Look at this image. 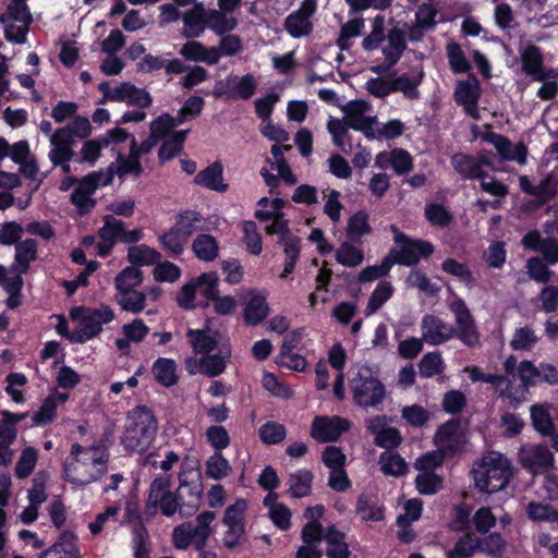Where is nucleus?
Instances as JSON below:
<instances>
[{
  "label": "nucleus",
  "instance_id": "9d476101",
  "mask_svg": "<svg viewBox=\"0 0 558 558\" xmlns=\"http://www.w3.org/2000/svg\"><path fill=\"white\" fill-rule=\"evenodd\" d=\"M518 461L532 475L545 474L555 468V457L543 444H525L518 451Z\"/></svg>",
  "mask_w": 558,
  "mask_h": 558
},
{
  "label": "nucleus",
  "instance_id": "5701e85b",
  "mask_svg": "<svg viewBox=\"0 0 558 558\" xmlns=\"http://www.w3.org/2000/svg\"><path fill=\"white\" fill-rule=\"evenodd\" d=\"M387 46L383 47L381 52L385 63L388 68H393L407 50V36L404 31L398 27L391 28L387 33Z\"/></svg>",
  "mask_w": 558,
  "mask_h": 558
},
{
  "label": "nucleus",
  "instance_id": "c85d7f7f",
  "mask_svg": "<svg viewBox=\"0 0 558 558\" xmlns=\"http://www.w3.org/2000/svg\"><path fill=\"white\" fill-rule=\"evenodd\" d=\"M180 54L186 60L205 62L209 65H214L219 62V54L215 50V47L207 48L196 40L185 43L180 50Z\"/></svg>",
  "mask_w": 558,
  "mask_h": 558
},
{
  "label": "nucleus",
  "instance_id": "2eb2a0df",
  "mask_svg": "<svg viewBox=\"0 0 558 558\" xmlns=\"http://www.w3.org/2000/svg\"><path fill=\"white\" fill-rule=\"evenodd\" d=\"M421 332L423 340L430 345H440L456 336L454 327L434 314L423 316Z\"/></svg>",
  "mask_w": 558,
  "mask_h": 558
},
{
  "label": "nucleus",
  "instance_id": "4c0bfd02",
  "mask_svg": "<svg viewBox=\"0 0 558 558\" xmlns=\"http://www.w3.org/2000/svg\"><path fill=\"white\" fill-rule=\"evenodd\" d=\"M325 539L328 545L326 550L328 558H349L350 550L345 543L344 533L338 531L335 526H330L325 533Z\"/></svg>",
  "mask_w": 558,
  "mask_h": 558
},
{
  "label": "nucleus",
  "instance_id": "f3484780",
  "mask_svg": "<svg viewBox=\"0 0 558 558\" xmlns=\"http://www.w3.org/2000/svg\"><path fill=\"white\" fill-rule=\"evenodd\" d=\"M349 427L350 423L345 418L339 416H318L312 423L311 436L319 442L335 441Z\"/></svg>",
  "mask_w": 558,
  "mask_h": 558
},
{
  "label": "nucleus",
  "instance_id": "4468645a",
  "mask_svg": "<svg viewBox=\"0 0 558 558\" xmlns=\"http://www.w3.org/2000/svg\"><path fill=\"white\" fill-rule=\"evenodd\" d=\"M434 252L432 243L423 240H413L408 238L400 243L397 248H392L387 257H391L393 264L413 266L420 262L421 257H428Z\"/></svg>",
  "mask_w": 558,
  "mask_h": 558
},
{
  "label": "nucleus",
  "instance_id": "8fccbe9b",
  "mask_svg": "<svg viewBox=\"0 0 558 558\" xmlns=\"http://www.w3.org/2000/svg\"><path fill=\"white\" fill-rule=\"evenodd\" d=\"M269 307L266 298L259 294L253 295L244 310V318L247 324L256 325L268 315Z\"/></svg>",
  "mask_w": 558,
  "mask_h": 558
},
{
  "label": "nucleus",
  "instance_id": "2f4dec72",
  "mask_svg": "<svg viewBox=\"0 0 558 558\" xmlns=\"http://www.w3.org/2000/svg\"><path fill=\"white\" fill-rule=\"evenodd\" d=\"M480 96V82L474 75H469L466 81H460L454 90L457 105H478Z\"/></svg>",
  "mask_w": 558,
  "mask_h": 558
},
{
  "label": "nucleus",
  "instance_id": "412c9836",
  "mask_svg": "<svg viewBox=\"0 0 558 558\" xmlns=\"http://www.w3.org/2000/svg\"><path fill=\"white\" fill-rule=\"evenodd\" d=\"M202 107H182L177 117L169 114L160 116L151 122L150 132L160 140L165 137L174 126L183 123L189 118L199 116Z\"/></svg>",
  "mask_w": 558,
  "mask_h": 558
},
{
  "label": "nucleus",
  "instance_id": "9b49d317",
  "mask_svg": "<svg viewBox=\"0 0 558 558\" xmlns=\"http://www.w3.org/2000/svg\"><path fill=\"white\" fill-rule=\"evenodd\" d=\"M99 89L104 93V99L96 105H102L106 100L114 102H126V105H151V97L148 92L137 88L129 82L121 83L119 86L111 87L109 83L102 82Z\"/></svg>",
  "mask_w": 558,
  "mask_h": 558
},
{
  "label": "nucleus",
  "instance_id": "052dcab7",
  "mask_svg": "<svg viewBox=\"0 0 558 558\" xmlns=\"http://www.w3.org/2000/svg\"><path fill=\"white\" fill-rule=\"evenodd\" d=\"M379 465L386 475L391 476H401L408 471V464L400 454L392 452L383 453L379 458Z\"/></svg>",
  "mask_w": 558,
  "mask_h": 558
},
{
  "label": "nucleus",
  "instance_id": "6e6552de",
  "mask_svg": "<svg viewBox=\"0 0 558 558\" xmlns=\"http://www.w3.org/2000/svg\"><path fill=\"white\" fill-rule=\"evenodd\" d=\"M171 474L157 475L150 484L146 508L154 512L159 508L163 515H173L179 508V499L171 492Z\"/></svg>",
  "mask_w": 558,
  "mask_h": 558
},
{
  "label": "nucleus",
  "instance_id": "ddd939ff",
  "mask_svg": "<svg viewBox=\"0 0 558 558\" xmlns=\"http://www.w3.org/2000/svg\"><path fill=\"white\" fill-rule=\"evenodd\" d=\"M247 509V504L243 499L236 500L233 505L229 506L223 515V523L228 527L223 534L222 542L226 547L234 548L241 543L244 535V513Z\"/></svg>",
  "mask_w": 558,
  "mask_h": 558
},
{
  "label": "nucleus",
  "instance_id": "864d4df0",
  "mask_svg": "<svg viewBox=\"0 0 558 558\" xmlns=\"http://www.w3.org/2000/svg\"><path fill=\"white\" fill-rule=\"evenodd\" d=\"M202 216L197 211L187 210L178 216V220L173 226L174 229L189 241L190 236L199 229Z\"/></svg>",
  "mask_w": 558,
  "mask_h": 558
},
{
  "label": "nucleus",
  "instance_id": "f03ea898",
  "mask_svg": "<svg viewBox=\"0 0 558 558\" xmlns=\"http://www.w3.org/2000/svg\"><path fill=\"white\" fill-rule=\"evenodd\" d=\"M475 487L487 494L506 488L513 476L511 461L498 451H488L476 461L472 469Z\"/></svg>",
  "mask_w": 558,
  "mask_h": 558
},
{
  "label": "nucleus",
  "instance_id": "5fc2aeb1",
  "mask_svg": "<svg viewBox=\"0 0 558 558\" xmlns=\"http://www.w3.org/2000/svg\"><path fill=\"white\" fill-rule=\"evenodd\" d=\"M531 421L534 429L543 436H549L554 432V423L548 411L541 404H534L530 409Z\"/></svg>",
  "mask_w": 558,
  "mask_h": 558
},
{
  "label": "nucleus",
  "instance_id": "680f3d73",
  "mask_svg": "<svg viewBox=\"0 0 558 558\" xmlns=\"http://www.w3.org/2000/svg\"><path fill=\"white\" fill-rule=\"evenodd\" d=\"M162 248L169 256L175 257L182 254L187 241L174 229L170 228L167 232L159 236Z\"/></svg>",
  "mask_w": 558,
  "mask_h": 558
},
{
  "label": "nucleus",
  "instance_id": "69168bd1",
  "mask_svg": "<svg viewBox=\"0 0 558 558\" xmlns=\"http://www.w3.org/2000/svg\"><path fill=\"white\" fill-rule=\"evenodd\" d=\"M271 155L274 157V161L270 162L271 168L278 171V175L286 183L290 185L295 184L298 180L283 156V148H279V145H272Z\"/></svg>",
  "mask_w": 558,
  "mask_h": 558
},
{
  "label": "nucleus",
  "instance_id": "f257e3e1",
  "mask_svg": "<svg viewBox=\"0 0 558 558\" xmlns=\"http://www.w3.org/2000/svg\"><path fill=\"white\" fill-rule=\"evenodd\" d=\"M109 451L102 445H72L63 468L66 481L76 486L88 485L107 473Z\"/></svg>",
  "mask_w": 558,
  "mask_h": 558
},
{
  "label": "nucleus",
  "instance_id": "f8f14e48",
  "mask_svg": "<svg viewBox=\"0 0 558 558\" xmlns=\"http://www.w3.org/2000/svg\"><path fill=\"white\" fill-rule=\"evenodd\" d=\"M366 89L371 95L378 98H384L396 92H402L410 99L417 96L416 84L405 74L396 78L372 77L366 82Z\"/></svg>",
  "mask_w": 558,
  "mask_h": 558
},
{
  "label": "nucleus",
  "instance_id": "79ce46f5",
  "mask_svg": "<svg viewBox=\"0 0 558 558\" xmlns=\"http://www.w3.org/2000/svg\"><path fill=\"white\" fill-rule=\"evenodd\" d=\"M536 330L530 326L515 328L510 340V347L514 351H530L538 342Z\"/></svg>",
  "mask_w": 558,
  "mask_h": 558
},
{
  "label": "nucleus",
  "instance_id": "49530a36",
  "mask_svg": "<svg viewBox=\"0 0 558 558\" xmlns=\"http://www.w3.org/2000/svg\"><path fill=\"white\" fill-rule=\"evenodd\" d=\"M226 13L219 10L207 11L208 28L219 36L233 31L238 26V20L233 16H227Z\"/></svg>",
  "mask_w": 558,
  "mask_h": 558
},
{
  "label": "nucleus",
  "instance_id": "a878e982",
  "mask_svg": "<svg viewBox=\"0 0 558 558\" xmlns=\"http://www.w3.org/2000/svg\"><path fill=\"white\" fill-rule=\"evenodd\" d=\"M64 132L54 131L50 135V150L48 158L51 163H63L64 161H71L74 156V140H68L63 136Z\"/></svg>",
  "mask_w": 558,
  "mask_h": 558
},
{
  "label": "nucleus",
  "instance_id": "de8ad7c7",
  "mask_svg": "<svg viewBox=\"0 0 558 558\" xmlns=\"http://www.w3.org/2000/svg\"><path fill=\"white\" fill-rule=\"evenodd\" d=\"M161 259V254L145 245H134L128 251V260L135 266L154 265Z\"/></svg>",
  "mask_w": 558,
  "mask_h": 558
},
{
  "label": "nucleus",
  "instance_id": "aec40b11",
  "mask_svg": "<svg viewBox=\"0 0 558 558\" xmlns=\"http://www.w3.org/2000/svg\"><path fill=\"white\" fill-rule=\"evenodd\" d=\"M271 206L274 210H256L255 217L260 221L272 220V222L265 228V231L269 235L278 234L280 236L279 242H282L284 238L292 236L289 229V221L284 218V214L281 210L284 206V201L282 198H274Z\"/></svg>",
  "mask_w": 558,
  "mask_h": 558
},
{
  "label": "nucleus",
  "instance_id": "c9c22d12",
  "mask_svg": "<svg viewBox=\"0 0 558 558\" xmlns=\"http://www.w3.org/2000/svg\"><path fill=\"white\" fill-rule=\"evenodd\" d=\"M192 250L195 256L204 262H213L219 254V245L216 238L207 233L198 234L194 239Z\"/></svg>",
  "mask_w": 558,
  "mask_h": 558
},
{
  "label": "nucleus",
  "instance_id": "cd10ccee",
  "mask_svg": "<svg viewBox=\"0 0 558 558\" xmlns=\"http://www.w3.org/2000/svg\"><path fill=\"white\" fill-rule=\"evenodd\" d=\"M37 242L33 239H26L15 244L14 262L12 269L16 274H26L32 262L37 258Z\"/></svg>",
  "mask_w": 558,
  "mask_h": 558
},
{
  "label": "nucleus",
  "instance_id": "3c124183",
  "mask_svg": "<svg viewBox=\"0 0 558 558\" xmlns=\"http://www.w3.org/2000/svg\"><path fill=\"white\" fill-rule=\"evenodd\" d=\"M151 371L156 380L165 387H171L178 381L175 363L170 359H158Z\"/></svg>",
  "mask_w": 558,
  "mask_h": 558
},
{
  "label": "nucleus",
  "instance_id": "58836bf2",
  "mask_svg": "<svg viewBox=\"0 0 558 558\" xmlns=\"http://www.w3.org/2000/svg\"><path fill=\"white\" fill-rule=\"evenodd\" d=\"M372 232V227L368 222V215L366 211L361 210L352 215L345 227V234L351 242H361L362 236Z\"/></svg>",
  "mask_w": 558,
  "mask_h": 558
},
{
  "label": "nucleus",
  "instance_id": "774afa93",
  "mask_svg": "<svg viewBox=\"0 0 558 558\" xmlns=\"http://www.w3.org/2000/svg\"><path fill=\"white\" fill-rule=\"evenodd\" d=\"M476 550H478L477 536L469 533L457 542L453 549L448 553V558H469Z\"/></svg>",
  "mask_w": 558,
  "mask_h": 558
},
{
  "label": "nucleus",
  "instance_id": "bf43d9fd",
  "mask_svg": "<svg viewBox=\"0 0 558 558\" xmlns=\"http://www.w3.org/2000/svg\"><path fill=\"white\" fill-rule=\"evenodd\" d=\"M116 299L123 311L134 314L142 312L146 306V294L141 291L118 293Z\"/></svg>",
  "mask_w": 558,
  "mask_h": 558
},
{
  "label": "nucleus",
  "instance_id": "6e6d98bb",
  "mask_svg": "<svg viewBox=\"0 0 558 558\" xmlns=\"http://www.w3.org/2000/svg\"><path fill=\"white\" fill-rule=\"evenodd\" d=\"M441 269L444 272L457 277L466 286L472 287L475 284V277L469 265L465 263H459L453 258H447L442 262Z\"/></svg>",
  "mask_w": 558,
  "mask_h": 558
},
{
  "label": "nucleus",
  "instance_id": "39448f33",
  "mask_svg": "<svg viewBox=\"0 0 558 558\" xmlns=\"http://www.w3.org/2000/svg\"><path fill=\"white\" fill-rule=\"evenodd\" d=\"M215 519V512L204 511L196 517L195 524L185 522L175 526L172 533L174 547L186 549L193 544L197 550H203L209 536L213 534L211 523Z\"/></svg>",
  "mask_w": 558,
  "mask_h": 558
},
{
  "label": "nucleus",
  "instance_id": "473e14b6",
  "mask_svg": "<svg viewBox=\"0 0 558 558\" xmlns=\"http://www.w3.org/2000/svg\"><path fill=\"white\" fill-rule=\"evenodd\" d=\"M365 20L363 17H353L344 23L339 31L336 45L341 51H348L352 47L351 39L361 36L364 33Z\"/></svg>",
  "mask_w": 558,
  "mask_h": 558
},
{
  "label": "nucleus",
  "instance_id": "7ed1b4c3",
  "mask_svg": "<svg viewBox=\"0 0 558 558\" xmlns=\"http://www.w3.org/2000/svg\"><path fill=\"white\" fill-rule=\"evenodd\" d=\"M157 421L146 407H136L129 412L121 441L128 451L143 452L155 438Z\"/></svg>",
  "mask_w": 558,
  "mask_h": 558
},
{
  "label": "nucleus",
  "instance_id": "4be33fe9",
  "mask_svg": "<svg viewBox=\"0 0 558 558\" xmlns=\"http://www.w3.org/2000/svg\"><path fill=\"white\" fill-rule=\"evenodd\" d=\"M183 26L182 35L189 39L199 37L208 28L207 11L203 3H195L184 12Z\"/></svg>",
  "mask_w": 558,
  "mask_h": 558
},
{
  "label": "nucleus",
  "instance_id": "338daca9",
  "mask_svg": "<svg viewBox=\"0 0 558 558\" xmlns=\"http://www.w3.org/2000/svg\"><path fill=\"white\" fill-rule=\"evenodd\" d=\"M242 231L246 250L253 255H259L263 251V243L257 225L251 220L244 221Z\"/></svg>",
  "mask_w": 558,
  "mask_h": 558
},
{
  "label": "nucleus",
  "instance_id": "7c9ffc66",
  "mask_svg": "<svg viewBox=\"0 0 558 558\" xmlns=\"http://www.w3.org/2000/svg\"><path fill=\"white\" fill-rule=\"evenodd\" d=\"M75 539L74 534L68 532L63 533L61 541L45 550L39 558H81Z\"/></svg>",
  "mask_w": 558,
  "mask_h": 558
},
{
  "label": "nucleus",
  "instance_id": "c756f323",
  "mask_svg": "<svg viewBox=\"0 0 558 558\" xmlns=\"http://www.w3.org/2000/svg\"><path fill=\"white\" fill-rule=\"evenodd\" d=\"M363 107H344V123L348 128L363 132L366 136H374L376 118L365 116Z\"/></svg>",
  "mask_w": 558,
  "mask_h": 558
},
{
  "label": "nucleus",
  "instance_id": "393cba45",
  "mask_svg": "<svg viewBox=\"0 0 558 558\" xmlns=\"http://www.w3.org/2000/svg\"><path fill=\"white\" fill-rule=\"evenodd\" d=\"M522 72L532 77L533 81H541L544 56L541 48L534 44L527 45L520 54Z\"/></svg>",
  "mask_w": 558,
  "mask_h": 558
},
{
  "label": "nucleus",
  "instance_id": "c03bdc74",
  "mask_svg": "<svg viewBox=\"0 0 558 558\" xmlns=\"http://www.w3.org/2000/svg\"><path fill=\"white\" fill-rule=\"evenodd\" d=\"M284 29L293 38L308 36L313 32L312 20L293 11L284 19Z\"/></svg>",
  "mask_w": 558,
  "mask_h": 558
},
{
  "label": "nucleus",
  "instance_id": "a211bd4d",
  "mask_svg": "<svg viewBox=\"0 0 558 558\" xmlns=\"http://www.w3.org/2000/svg\"><path fill=\"white\" fill-rule=\"evenodd\" d=\"M482 138L495 147L502 160L517 161L519 165H525L527 148L522 142L512 145L507 137L494 132L483 133Z\"/></svg>",
  "mask_w": 558,
  "mask_h": 558
},
{
  "label": "nucleus",
  "instance_id": "09e8293b",
  "mask_svg": "<svg viewBox=\"0 0 558 558\" xmlns=\"http://www.w3.org/2000/svg\"><path fill=\"white\" fill-rule=\"evenodd\" d=\"M386 39L387 34L385 33V17L378 14L372 21V31L364 37L362 41V48L365 51L377 50Z\"/></svg>",
  "mask_w": 558,
  "mask_h": 558
},
{
  "label": "nucleus",
  "instance_id": "a18cd8bd",
  "mask_svg": "<svg viewBox=\"0 0 558 558\" xmlns=\"http://www.w3.org/2000/svg\"><path fill=\"white\" fill-rule=\"evenodd\" d=\"M313 474L307 470H299L290 474L288 478L289 493L294 498H301L310 495L312 488Z\"/></svg>",
  "mask_w": 558,
  "mask_h": 558
},
{
  "label": "nucleus",
  "instance_id": "0e129e2a",
  "mask_svg": "<svg viewBox=\"0 0 558 558\" xmlns=\"http://www.w3.org/2000/svg\"><path fill=\"white\" fill-rule=\"evenodd\" d=\"M445 369V362L439 352H429L425 354L418 363V373L424 378L439 375Z\"/></svg>",
  "mask_w": 558,
  "mask_h": 558
},
{
  "label": "nucleus",
  "instance_id": "4d7b16f0",
  "mask_svg": "<svg viewBox=\"0 0 558 558\" xmlns=\"http://www.w3.org/2000/svg\"><path fill=\"white\" fill-rule=\"evenodd\" d=\"M393 288L388 281H381L372 292L365 314L367 316L375 314L392 295Z\"/></svg>",
  "mask_w": 558,
  "mask_h": 558
},
{
  "label": "nucleus",
  "instance_id": "20e7f679",
  "mask_svg": "<svg viewBox=\"0 0 558 558\" xmlns=\"http://www.w3.org/2000/svg\"><path fill=\"white\" fill-rule=\"evenodd\" d=\"M70 315L72 319L78 322L77 328L70 336V340L77 343L96 337L102 330V325L114 318L112 308L105 304L98 308L78 306L73 308Z\"/></svg>",
  "mask_w": 558,
  "mask_h": 558
},
{
  "label": "nucleus",
  "instance_id": "f704fd0d",
  "mask_svg": "<svg viewBox=\"0 0 558 558\" xmlns=\"http://www.w3.org/2000/svg\"><path fill=\"white\" fill-rule=\"evenodd\" d=\"M112 180L113 166H109L105 170L95 171L85 175L82 180L77 181L75 189L92 196L98 187L109 185Z\"/></svg>",
  "mask_w": 558,
  "mask_h": 558
},
{
  "label": "nucleus",
  "instance_id": "b1692460",
  "mask_svg": "<svg viewBox=\"0 0 558 558\" xmlns=\"http://www.w3.org/2000/svg\"><path fill=\"white\" fill-rule=\"evenodd\" d=\"M110 166H113V175L117 174L119 178L125 175L138 178L142 175L144 170L140 162L137 142L134 137L131 140L129 155L125 157L119 154L117 161L112 162Z\"/></svg>",
  "mask_w": 558,
  "mask_h": 558
},
{
  "label": "nucleus",
  "instance_id": "bb28decb",
  "mask_svg": "<svg viewBox=\"0 0 558 558\" xmlns=\"http://www.w3.org/2000/svg\"><path fill=\"white\" fill-rule=\"evenodd\" d=\"M490 385L495 388L498 396L509 402L511 407H518L524 400V391L515 387L513 379L506 375H494Z\"/></svg>",
  "mask_w": 558,
  "mask_h": 558
},
{
  "label": "nucleus",
  "instance_id": "1a4fd4ad",
  "mask_svg": "<svg viewBox=\"0 0 558 558\" xmlns=\"http://www.w3.org/2000/svg\"><path fill=\"white\" fill-rule=\"evenodd\" d=\"M230 357L231 349L227 344L203 356H187L184 365L191 375L203 374L208 377H216L225 372Z\"/></svg>",
  "mask_w": 558,
  "mask_h": 558
},
{
  "label": "nucleus",
  "instance_id": "a19ab883",
  "mask_svg": "<svg viewBox=\"0 0 558 558\" xmlns=\"http://www.w3.org/2000/svg\"><path fill=\"white\" fill-rule=\"evenodd\" d=\"M27 1L28 0H10L7 12L0 14V23L8 24V20H12L25 25H31L33 23V15L27 5Z\"/></svg>",
  "mask_w": 558,
  "mask_h": 558
},
{
  "label": "nucleus",
  "instance_id": "423d86ee",
  "mask_svg": "<svg viewBox=\"0 0 558 558\" xmlns=\"http://www.w3.org/2000/svg\"><path fill=\"white\" fill-rule=\"evenodd\" d=\"M350 388L355 403L362 408H378L386 398V389L368 368H361L351 379Z\"/></svg>",
  "mask_w": 558,
  "mask_h": 558
},
{
  "label": "nucleus",
  "instance_id": "e433bc0d",
  "mask_svg": "<svg viewBox=\"0 0 558 558\" xmlns=\"http://www.w3.org/2000/svg\"><path fill=\"white\" fill-rule=\"evenodd\" d=\"M356 513L363 521H381L384 509L373 494H361L356 502Z\"/></svg>",
  "mask_w": 558,
  "mask_h": 558
},
{
  "label": "nucleus",
  "instance_id": "37998d69",
  "mask_svg": "<svg viewBox=\"0 0 558 558\" xmlns=\"http://www.w3.org/2000/svg\"><path fill=\"white\" fill-rule=\"evenodd\" d=\"M143 281V271L137 267L129 266L114 278V287L118 293L135 290Z\"/></svg>",
  "mask_w": 558,
  "mask_h": 558
},
{
  "label": "nucleus",
  "instance_id": "0eeeda50",
  "mask_svg": "<svg viewBox=\"0 0 558 558\" xmlns=\"http://www.w3.org/2000/svg\"><path fill=\"white\" fill-rule=\"evenodd\" d=\"M256 88L257 78L254 74L247 73L242 76L230 74L215 83L211 94L217 99L248 100L255 94Z\"/></svg>",
  "mask_w": 558,
  "mask_h": 558
},
{
  "label": "nucleus",
  "instance_id": "e2e57ef3",
  "mask_svg": "<svg viewBox=\"0 0 558 558\" xmlns=\"http://www.w3.org/2000/svg\"><path fill=\"white\" fill-rule=\"evenodd\" d=\"M206 475L215 481L222 480L231 473V465L220 453L216 452L206 461Z\"/></svg>",
  "mask_w": 558,
  "mask_h": 558
},
{
  "label": "nucleus",
  "instance_id": "13d9d810",
  "mask_svg": "<svg viewBox=\"0 0 558 558\" xmlns=\"http://www.w3.org/2000/svg\"><path fill=\"white\" fill-rule=\"evenodd\" d=\"M478 550L493 558H500L506 549V541L500 533H490L485 537H477Z\"/></svg>",
  "mask_w": 558,
  "mask_h": 558
},
{
  "label": "nucleus",
  "instance_id": "72a5a7b5",
  "mask_svg": "<svg viewBox=\"0 0 558 558\" xmlns=\"http://www.w3.org/2000/svg\"><path fill=\"white\" fill-rule=\"evenodd\" d=\"M194 182L213 191L225 192L227 190V184L222 180V168L217 162L199 171L195 175Z\"/></svg>",
  "mask_w": 558,
  "mask_h": 558
},
{
  "label": "nucleus",
  "instance_id": "ea45409f",
  "mask_svg": "<svg viewBox=\"0 0 558 558\" xmlns=\"http://www.w3.org/2000/svg\"><path fill=\"white\" fill-rule=\"evenodd\" d=\"M355 242L350 240L343 241L336 250V260L345 267L355 268L360 266L364 260V253L361 248L354 245Z\"/></svg>",
  "mask_w": 558,
  "mask_h": 558
},
{
  "label": "nucleus",
  "instance_id": "603ef678",
  "mask_svg": "<svg viewBox=\"0 0 558 558\" xmlns=\"http://www.w3.org/2000/svg\"><path fill=\"white\" fill-rule=\"evenodd\" d=\"M447 59L450 70L456 74L468 73L471 64L468 61L461 46L456 41H450L446 46Z\"/></svg>",
  "mask_w": 558,
  "mask_h": 558
},
{
  "label": "nucleus",
  "instance_id": "6ab92c4d",
  "mask_svg": "<svg viewBox=\"0 0 558 558\" xmlns=\"http://www.w3.org/2000/svg\"><path fill=\"white\" fill-rule=\"evenodd\" d=\"M453 169L465 180H474L483 177L484 167L492 166L487 154H481L477 157L458 153L451 158Z\"/></svg>",
  "mask_w": 558,
  "mask_h": 558
},
{
  "label": "nucleus",
  "instance_id": "dca6fc26",
  "mask_svg": "<svg viewBox=\"0 0 558 558\" xmlns=\"http://www.w3.org/2000/svg\"><path fill=\"white\" fill-rule=\"evenodd\" d=\"M186 337L193 351L191 356H203L218 350L219 347L228 344L219 332L208 327L204 329H189Z\"/></svg>",
  "mask_w": 558,
  "mask_h": 558
}]
</instances>
